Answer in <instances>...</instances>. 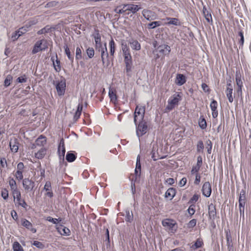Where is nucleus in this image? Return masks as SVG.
<instances>
[{
    "label": "nucleus",
    "instance_id": "nucleus-9",
    "mask_svg": "<svg viewBox=\"0 0 251 251\" xmlns=\"http://www.w3.org/2000/svg\"><path fill=\"white\" fill-rule=\"evenodd\" d=\"M66 86V81L65 80H61L56 84V89L59 96L64 95Z\"/></svg>",
    "mask_w": 251,
    "mask_h": 251
},
{
    "label": "nucleus",
    "instance_id": "nucleus-34",
    "mask_svg": "<svg viewBox=\"0 0 251 251\" xmlns=\"http://www.w3.org/2000/svg\"><path fill=\"white\" fill-rule=\"evenodd\" d=\"M65 52L66 54L67 55L68 59L73 63L74 61V56L71 54V52L70 51V49L68 48L67 45H65L64 47Z\"/></svg>",
    "mask_w": 251,
    "mask_h": 251
},
{
    "label": "nucleus",
    "instance_id": "nucleus-63",
    "mask_svg": "<svg viewBox=\"0 0 251 251\" xmlns=\"http://www.w3.org/2000/svg\"><path fill=\"white\" fill-rule=\"evenodd\" d=\"M201 181V176L196 174L195 180L194 181V183L196 185H199Z\"/></svg>",
    "mask_w": 251,
    "mask_h": 251
},
{
    "label": "nucleus",
    "instance_id": "nucleus-20",
    "mask_svg": "<svg viewBox=\"0 0 251 251\" xmlns=\"http://www.w3.org/2000/svg\"><path fill=\"white\" fill-rule=\"evenodd\" d=\"M126 8L127 11L130 12L132 13H136L140 9V7L138 6V5L132 4H126Z\"/></svg>",
    "mask_w": 251,
    "mask_h": 251
},
{
    "label": "nucleus",
    "instance_id": "nucleus-23",
    "mask_svg": "<svg viewBox=\"0 0 251 251\" xmlns=\"http://www.w3.org/2000/svg\"><path fill=\"white\" fill-rule=\"evenodd\" d=\"M228 87L226 90V95L228 98V101L230 102H232L233 101V98L232 96V88L230 84H228Z\"/></svg>",
    "mask_w": 251,
    "mask_h": 251
},
{
    "label": "nucleus",
    "instance_id": "nucleus-10",
    "mask_svg": "<svg viewBox=\"0 0 251 251\" xmlns=\"http://www.w3.org/2000/svg\"><path fill=\"white\" fill-rule=\"evenodd\" d=\"M23 185L25 191H31L35 186V182L29 178H25L23 180Z\"/></svg>",
    "mask_w": 251,
    "mask_h": 251
},
{
    "label": "nucleus",
    "instance_id": "nucleus-11",
    "mask_svg": "<svg viewBox=\"0 0 251 251\" xmlns=\"http://www.w3.org/2000/svg\"><path fill=\"white\" fill-rule=\"evenodd\" d=\"M159 55L158 54V57H163L164 56L167 55L170 51V48L169 46L166 45H163L160 46L158 48Z\"/></svg>",
    "mask_w": 251,
    "mask_h": 251
},
{
    "label": "nucleus",
    "instance_id": "nucleus-13",
    "mask_svg": "<svg viewBox=\"0 0 251 251\" xmlns=\"http://www.w3.org/2000/svg\"><path fill=\"white\" fill-rule=\"evenodd\" d=\"M22 225L30 230L32 233H35L36 232V229L32 227V224L25 219H22L21 220Z\"/></svg>",
    "mask_w": 251,
    "mask_h": 251
},
{
    "label": "nucleus",
    "instance_id": "nucleus-54",
    "mask_svg": "<svg viewBox=\"0 0 251 251\" xmlns=\"http://www.w3.org/2000/svg\"><path fill=\"white\" fill-rule=\"evenodd\" d=\"M44 190L46 191L51 190V184L50 181H47L44 187Z\"/></svg>",
    "mask_w": 251,
    "mask_h": 251
},
{
    "label": "nucleus",
    "instance_id": "nucleus-21",
    "mask_svg": "<svg viewBox=\"0 0 251 251\" xmlns=\"http://www.w3.org/2000/svg\"><path fill=\"white\" fill-rule=\"evenodd\" d=\"M176 83L178 85H182L186 82L185 76L181 74L177 75L176 78Z\"/></svg>",
    "mask_w": 251,
    "mask_h": 251
},
{
    "label": "nucleus",
    "instance_id": "nucleus-2",
    "mask_svg": "<svg viewBox=\"0 0 251 251\" xmlns=\"http://www.w3.org/2000/svg\"><path fill=\"white\" fill-rule=\"evenodd\" d=\"M162 224L167 230L171 233H175L177 228L176 221L173 219H164L162 221Z\"/></svg>",
    "mask_w": 251,
    "mask_h": 251
},
{
    "label": "nucleus",
    "instance_id": "nucleus-18",
    "mask_svg": "<svg viewBox=\"0 0 251 251\" xmlns=\"http://www.w3.org/2000/svg\"><path fill=\"white\" fill-rule=\"evenodd\" d=\"M141 171V165L140 163V156L138 155L137 157L136 168L135 169V173L136 176H140Z\"/></svg>",
    "mask_w": 251,
    "mask_h": 251
},
{
    "label": "nucleus",
    "instance_id": "nucleus-33",
    "mask_svg": "<svg viewBox=\"0 0 251 251\" xmlns=\"http://www.w3.org/2000/svg\"><path fill=\"white\" fill-rule=\"evenodd\" d=\"M13 251H24V249L18 241H15L12 245Z\"/></svg>",
    "mask_w": 251,
    "mask_h": 251
},
{
    "label": "nucleus",
    "instance_id": "nucleus-19",
    "mask_svg": "<svg viewBox=\"0 0 251 251\" xmlns=\"http://www.w3.org/2000/svg\"><path fill=\"white\" fill-rule=\"evenodd\" d=\"M176 195V190L173 188H170L165 193V197L169 200H171Z\"/></svg>",
    "mask_w": 251,
    "mask_h": 251
},
{
    "label": "nucleus",
    "instance_id": "nucleus-44",
    "mask_svg": "<svg viewBox=\"0 0 251 251\" xmlns=\"http://www.w3.org/2000/svg\"><path fill=\"white\" fill-rule=\"evenodd\" d=\"M86 53L88 55V56L91 58H92L95 54V51L93 48H88L86 50Z\"/></svg>",
    "mask_w": 251,
    "mask_h": 251
},
{
    "label": "nucleus",
    "instance_id": "nucleus-55",
    "mask_svg": "<svg viewBox=\"0 0 251 251\" xmlns=\"http://www.w3.org/2000/svg\"><path fill=\"white\" fill-rule=\"evenodd\" d=\"M18 33V32H17V31H16L11 35L10 38H11V40L12 41H15L17 40L20 37L19 34Z\"/></svg>",
    "mask_w": 251,
    "mask_h": 251
},
{
    "label": "nucleus",
    "instance_id": "nucleus-41",
    "mask_svg": "<svg viewBox=\"0 0 251 251\" xmlns=\"http://www.w3.org/2000/svg\"><path fill=\"white\" fill-rule=\"evenodd\" d=\"M126 221L127 222H130L133 220V214L132 212L130 214V212L129 210H126Z\"/></svg>",
    "mask_w": 251,
    "mask_h": 251
},
{
    "label": "nucleus",
    "instance_id": "nucleus-62",
    "mask_svg": "<svg viewBox=\"0 0 251 251\" xmlns=\"http://www.w3.org/2000/svg\"><path fill=\"white\" fill-rule=\"evenodd\" d=\"M203 149V145L202 142H199L197 145V150L199 151H201Z\"/></svg>",
    "mask_w": 251,
    "mask_h": 251
},
{
    "label": "nucleus",
    "instance_id": "nucleus-47",
    "mask_svg": "<svg viewBox=\"0 0 251 251\" xmlns=\"http://www.w3.org/2000/svg\"><path fill=\"white\" fill-rule=\"evenodd\" d=\"M1 197L4 200H7L8 198V191L7 189H2L1 192Z\"/></svg>",
    "mask_w": 251,
    "mask_h": 251
},
{
    "label": "nucleus",
    "instance_id": "nucleus-12",
    "mask_svg": "<svg viewBox=\"0 0 251 251\" xmlns=\"http://www.w3.org/2000/svg\"><path fill=\"white\" fill-rule=\"evenodd\" d=\"M202 194L206 197H210L211 194V186L209 182H205L202 187Z\"/></svg>",
    "mask_w": 251,
    "mask_h": 251
},
{
    "label": "nucleus",
    "instance_id": "nucleus-1",
    "mask_svg": "<svg viewBox=\"0 0 251 251\" xmlns=\"http://www.w3.org/2000/svg\"><path fill=\"white\" fill-rule=\"evenodd\" d=\"M182 94L180 93H176L172 96L168 100L167 109L171 110L177 105L178 102L181 100Z\"/></svg>",
    "mask_w": 251,
    "mask_h": 251
},
{
    "label": "nucleus",
    "instance_id": "nucleus-8",
    "mask_svg": "<svg viewBox=\"0 0 251 251\" xmlns=\"http://www.w3.org/2000/svg\"><path fill=\"white\" fill-rule=\"evenodd\" d=\"M138 122V125L136 127V134L139 138L147 132V126L143 122V120Z\"/></svg>",
    "mask_w": 251,
    "mask_h": 251
},
{
    "label": "nucleus",
    "instance_id": "nucleus-43",
    "mask_svg": "<svg viewBox=\"0 0 251 251\" xmlns=\"http://www.w3.org/2000/svg\"><path fill=\"white\" fill-rule=\"evenodd\" d=\"M12 80V76L11 75H7L6 78L4 80V86L5 87H8L9 86L10 84H11V82Z\"/></svg>",
    "mask_w": 251,
    "mask_h": 251
},
{
    "label": "nucleus",
    "instance_id": "nucleus-29",
    "mask_svg": "<svg viewBox=\"0 0 251 251\" xmlns=\"http://www.w3.org/2000/svg\"><path fill=\"white\" fill-rule=\"evenodd\" d=\"M46 152L47 150L45 148H42L37 152L35 153V157L39 159H41L45 156Z\"/></svg>",
    "mask_w": 251,
    "mask_h": 251
},
{
    "label": "nucleus",
    "instance_id": "nucleus-6",
    "mask_svg": "<svg viewBox=\"0 0 251 251\" xmlns=\"http://www.w3.org/2000/svg\"><path fill=\"white\" fill-rule=\"evenodd\" d=\"M97 51L100 52V56L101 60L103 64H104L105 63H107V64L109 63V60H108V53L107 51V49L106 47V43H104L103 44V47L97 50Z\"/></svg>",
    "mask_w": 251,
    "mask_h": 251
},
{
    "label": "nucleus",
    "instance_id": "nucleus-49",
    "mask_svg": "<svg viewBox=\"0 0 251 251\" xmlns=\"http://www.w3.org/2000/svg\"><path fill=\"white\" fill-rule=\"evenodd\" d=\"M32 245L40 249H42L44 248V245L42 243L38 241H34L32 243Z\"/></svg>",
    "mask_w": 251,
    "mask_h": 251
},
{
    "label": "nucleus",
    "instance_id": "nucleus-25",
    "mask_svg": "<svg viewBox=\"0 0 251 251\" xmlns=\"http://www.w3.org/2000/svg\"><path fill=\"white\" fill-rule=\"evenodd\" d=\"M57 230L58 232L62 235H69L71 232L68 228L63 226L57 227Z\"/></svg>",
    "mask_w": 251,
    "mask_h": 251
},
{
    "label": "nucleus",
    "instance_id": "nucleus-57",
    "mask_svg": "<svg viewBox=\"0 0 251 251\" xmlns=\"http://www.w3.org/2000/svg\"><path fill=\"white\" fill-rule=\"evenodd\" d=\"M47 220L54 224H57L59 221H61L60 219L52 218L51 217H48Z\"/></svg>",
    "mask_w": 251,
    "mask_h": 251
},
{
    "label": "nucleus",
    "instance_id": "nucleus-3",
    "mask_svg": "<svg viewBox=\"0 0 251 251\" xmlns=\"http://www.w3.org/2000/svg\"><path fill=\"white\" fill-rule=\"evenodd\" d=\"M145 112V108L144 106H137L135 112L134 121L136 125H137L138 122H141L143 120Z\"/></svg>",
    "mask_w": 251,
    "mask_h": 251
},
{
    "label": "nucleus",
    "instance_id": "nucleus-38",
    "mask_svg": "<svg viewBox=\"0 0 251 251\" xmlns=\"http://www.w3.org/2000/svg\"><path fill=\"white\" fill-rule=\"evenodd\" d=\"M15 200L16 203L19 206H21L25 209L26 208L27 205L24 200L21 199V197H19V200H18V199H16Z\"/></svg>",
    "mask_w": 251,
    "mask_h": 251
},
{
    "label": "nucleus",
    "instance_id": "nucleus-56",
    "mask_svg": "<svg viewBox=\"0 0 251 251\" xmlns=\"http://www.w3.org/2000/svg\"><path fill=\"white\" fill-rule=\"evenodd\" d=\"M197 223V221L195 219L191 220L187 224V226L189 228H192L194 227Z\"/></svg>",
    "mask_w": 251,
    "mask_h": 251
},
{
    "label": "nucleus",
    "instance_id": "nucleus-45",
    "mask_svg": "<svg viewBox=\"0 0 251 251\" xmlns=\"http://www.w3.org/2000/svg\"><path fill=\"white\" fill-rule=\"evenodd\" d=\"M82 58V52L81 49L79 47L76 48L75 51V59L76 60L80 59Z\"/></svg>",
    "mask_w": 251,
    "mask_h": 251
},
{
    "label": "nucleus",
    "instance_id": "nucleus-39",
    "mask_svg": "<svg viewBox=\"0 0 251 251\" xmlns=\"http://www.w3.org/2000/svg\"><path fill=\"white\" fill-rule=\"evenodd\" d=\"M13 195L14 199L15 200L16 199L19 200V197H21V194L20 191L18 188H15V189L11 190Z\"/></svg>",
    "mask_w": 251,
    "mask_h": 251
},
{
    "label": "nucleus",
    "instance_id": "nucleus-36",
    "mask_svg": "<svg viewBox=\"0 0 251 251\" xmlns=\"http://www.w3.org/2000/svg\"><path fill=\"white\" fill-rule=\"evenodd\" d=\"M178 133H175V137H174V142L176 143H179L182 139V133L181 132H177Z\"/></svg>",
    "mask_w": 251,
    "mask_h": 251
},
{
    "label": "nucleus",
    "instance_id": "nucleus-40",
    "mask_svg": "<svg viewBox=\"0 0 251 251\" xmlns=\"http://www.w3.org/2000/svg\"><path fill=\"white\" fill-rule=\"evenodd\" d=\"M143 14L144 17L148 20H151L152 19L151 18L152 15L151 11L150 10H143Z\"/></svg>",
    "mask_w": 251,
    "mask_h": 251
},
{
    "label": "nucleus",
    "instance_id": "nucleus-17",
    "mask_svg": "<svg viewBox=\"0 0 251 251\" xmlns=\"http://www.w3.org/2000/svg\"><path fill=\"white\" fill-rule=\"evenodd\" d=\"M9 146L12 151L14 152H17L18 151L19 149L18 143L15 138L11 139L9 143Z\"/></svg>",
    "mask_w": 251,
    "mask_h": 251
},
{
    "label": "nucleus",
    "instance_id": "nucleus-58",
    "mask_svg": "<svg viewBox=\"0 0 251 251\" xmlns=\"http://www.w3.org/2000/svg\"><path fill=\"white\" fill-rule=\"evenodd\" d=\"M200 195L198 194H195L190 200V202L193 203L196 202L199 199Z\"/></svg>",
    "mask_w": 251,
    "mask_h": 251
},
{
    "label": "nucleus",
    "instance_id": "nucleus-5",
    "mask_svg": "<svg viewBox=\"0 0 251 251\" xmlns=\"http://www.w3.org/2000/svg\"><path fill=\"white\" fill-rule=\"evenodd\" d=\"M122 50L124 57L125 64L132 63V57L130 54V49L126 44H122Z\"/></svg>",
    "mask_w": 251,
    "mask_h": 251
},
{
    "label": "nucleus",
    "instance_id": "nucleus-53",
    "mask_svg": "<svg viewBox=\"0 0 251 251\" xmlns=\"http://www.w3.org/2000/svg\"><path fill=\"white\" fill-rule=\"evenodd\" d=\"M17 81L18 83H25L27 81V77H26L25 75H24L21 76H20L17 78Z\"/></svg>",
    "mask_w": 251,
    "mask_h": 251
},
{
    "label": "nucleus",
    "instance_id": "nucleus-61",
    "mask_svg": "<svg viewBox=\"0 0 251 251\" xmlns=\"http://www.w3.org/2000/svg\"><path fill=\"white\" fill-rule=\"evenodd\" d=\"M24 169V165L23 162H19L17 165V170L23 172Z\"/></svg>",
    "mask_w": 251,
    "mask_h": 251
},
{
    "label": "nucleus",
    "instance_id": "nucleus-48",
    "mask_svg": "<svg viewBox=\"0 0 251 251\" xmlns=\"http://www.w3.org/2000/svg\"><path fill=\"white\" fill-rule=\"evenodd\" d=\"M28 30L26 25L24 26L21 28H20L19 30H17L18 33L19 34V36L20 37L25 33Z\"/></svg>",
    "mask_w": 251,
    "mask_h": 251
},
{
    "label": "nucleus",
    "instance_id": "nucleus-60",
    "mask_svg": "<svg viewBox=\"0 0 251 251\" xmlns=\"http://www.w3.org/2000/svg\"><path fill=\"white\" fill-rule=\"evenodd\" d=\"M49 30H50L49 28L45 27L39 30L37 32V34L39 35L45 34L46 33H47L49 31Z\"/></svg>",
    "mask_w": 251,
    "mask_h": 251
},
{
    "label": "nucleus",
    "instance_id": "nucleus-28",
    "mask_svg": "<svg viewBox=\"0 0 251 251\" xmlns=\"http://www.w3.org/2000/svg\"><path fill=\"white\" fill-rule=\"evenodd\" d=\"M110 54L111 56H113L116 49V44L114 40L111 38L109 43Z\"/></svg>",
    "mask_w": 251,
    "mask_h": 251
},
{
    "label": "nucleus",
    "instance_id": "nucleus-52",
    "mask_svg": "<svg viewBox=\"0 0 251 251\" xmlns=\"http://www.w3.org/2000/svg\"><path fill=\"white\" fill-rule=\"evenodd\" d=\"M199 124L201 128L204 129L206 127V123L203 118L201 119L199 122Z\"/></svg>",
    "mask_w": 251,
    "mask_h": 251
},
{
    "label": "nucleus",
    "instance_id": "nucleus-64",
    "mask_svg": "<svg viewBox=\"0 0 251 251\" xmlns=\"http://www.w3.org/2000/svg\"><path fill=\"white\" fill-rule=\"evenodd\" d=\"M186 182H187V179H186V178H185V177H183V178H182L180 180V181H179V185L181 187L183 186H184V185L186 184Z\"/></svg>",
    "mask_w": 251,
    "mask_h": 251
},
{
    "label": "nucleus",
    "instance_id": "nucleus-24",
    "mask_svg": "<svg viewBox=\"0 0 251 251\" xmlns=\"http://www.w3.org/2000/svg\"><path fill=\"white\" fill-rule=\"evenodd\" d=\"M208 214L210 219H214L216 216V208L212 204L208 206Z\"/></svg>",
    "mask_w": 251,
    "mask_h": 251
},
{
    "label": "nucleus",
    "instance_id": "nucleus-51",
    "mask_svg": "<svg viewBox=\"0 0 251 251\" xmlns=\"http://www.w3.org/2000/svg\"><path fill=\"white\" fill-rule=\"evenodd\" d=\"M9 184L10 186L11 190L15 189V188H17L16 182L13 178H11L9 180Z\"/></svg>",
    "mask_w": 251,
    "mask_h": 251
},
{
    "label": "nucleus",
    "instance_id": "nucleus-15",
    "mask_svg": "<svg viewBox=\"0 0 251 251\" xmlns=\"http://www.w3.org/2000/svg\"><path fill=\"white\" fill-rule=\"evenodd\" d=\"M128 43L131 48L133 50H139L141 49L140 44L137 40L131 39L128 41Z\"/></svg>",
    "mask_w": 251,
    "mask_h": 251
},
{
    "label": "nucleus",
    "instance_id": "nucleus-7",
    "mask_svg": "<svg viewBox=\"0 0 251 251\" xmlns=\"http://www.w3.org/2000/svg\"><path fill=\"white\" fill-rule=\"evenodd\" d=\"M66 150L65 148L64 140L62 138L58 146L57 153L60 160L64 161Z\"/></svg>",
    "mask_w": 251,
    "mask_h": 251
},
{
    "label": "nucleus",
    "instance_id": "nucleus-22",
    "mask_svg": "<svg viewBox=\"0 0 251 251\" xmlns=\"http://www.w3.org/2000/svg\"><path fill=\"white\" fill-rule=\"evenodd\" d=\"M157 153V145L154 143L152 145V148L150 154V157L152 159L154 162H156L157 159L156 158V154ZM156 164V162H155Z\"/></svg>",
    "mask_w": 251,
    "mask_h": 251
},
{
    "label": "nucleus",
    "instance_id": "nucleus-16",
    "mask_svg": "<svg viewBox=\"0 0 251 251\" xmlns=\"http://www.w3.org/2000/svg\"><path fill=\"white\" fill-rule=\"evenodd\" d=\"M94 38L95 39L96 50L103 47V44L101 42L100 35L99 33H96L94 35Z\"/></svg>",
    "mask_w": 251,
    "mask_h": 251
},
{
    "label": "nucleus",
    "instance_id": "nucleus-42",
    "mask_svg": "<svg viewBox=\"0 0 251 251\" xmlns=\"http://www.w3.org/2000/svg\"><path fill=\"white\" fill-rule=\"evenodd\" d=\"M51 60L53 61L54 69L57 72H59L60 71V70H61V67H60V61L58 60V59H56L55 62H54V59H52V57H51Z\"/></svg>",
    "mask_w": 251,
    "mask_h": 251
},
{
    "label": "nucleus",
    "instance_id": "nucleus-46",
    "mask_svg": "<svg viewBox=\"0 0 251 251\" xmlns=\"http://www.w3.org/2000/svg\"><path fill=\"white\" fill-rule=\"evenodd\" d=\"M202 245V241L201 239H198L196 242H195V244L193 246H192L191 248L195 250L198 248H200L201 247Z\"/></svg>",
    "mask_w": 251,
    "mask_h": 251
},
{
    "label": "nucleus",
    "instance_id": "nucleus-37",
    "mask_svg": "<svg viewBox=\"0 0 251 251\" xmlns=\"http://www.w3.org/2000/svg\"><path fill=\"white\" fill-rule=\"evenodd\" d=\"M167 21L168 22L166 23V24L168 25H177L180 24L179 20L176 18H168L167 19Z\"/></svg>",
    "mask_w": 251,
    "mask_h": 251
},
{
    "label": "nucleus",
    "instance_id": "nucleus-32",
    "mask_svg": "<svg viewBox=\"0 0 251 251\" xmlns=\"http://www.w3.org/2000/svg\"><path fill=\"white\" fill-rule=\"evenodd\" d=\"M240 77H241L240 74L237 72L236 73V84L239 87L238 90V92L241 91V88L242 86V82L240 79Z\"/></svg>",
    "mask_w": 251,
    "mask_h": 251
},
{
    "label": "nucleus",
    "instance_id": "nucleus-14",
    "mask_svg": "<svg viewBox=\"0 0 251 251\" xmlns=\"http://www.w3.org/2000/svg\"><path fill=\"white\" fill-rule=\"evenodd\" d=\"M217 106H218V103L215 100H213L210 104V107L211 108V110L212 111V116L213 118H216L217 117L218 113L217 111Z\"/></svg>",
    "mask_w": 251,
    "mask_h": 251
},
{
    "label": "nucleus",
    "instance_id": "nucleus-50",
    "mask_svg": "<svg viewBox=\"0 0 251 251\" xmlns=\"http://www.w3.org/2000/svg\"><path fill=\"white\" fill-rule=\"evenodd\" d=\"M23 172L19 171H17L16 172L15 176L16 178L18 180H21L23 179Z\"/></svg>",
    "mask_w": 251,
    "mask_h": 251
},
{
    "label": "nucleus",
    "instance_id": "nucleus-59",
    "mask_svg": "<svg viewBox=\"0 0 251 251\" xmlns=\"http://www.w3.org/2000/svg\"><path fill=\"white\" fill-rule=\"evenodd\" d=\"M200 167L201 165L197 164L195 166L193 167L191 170V173L192 174L197 173L199 171Z\"/></svg>",
    "mask_w": 251,
    "mask_h": 251
},
{
    "label": "nucleus",
    "instance_id": "nucleus-27",
    "mask_svg": "<svg viewBox=\"0 0 251 251\" xmlns=\"http://www.w3.org/2000/svg\"><path fill=\"white\" fill-rule=\"evenodd\" d=\"M76 158V155L75 154L74 151H72L68 152L66 156V159L69 162H72L74 161Z\"/></svg>",
    "mask_w": 251,
    "mask_h": 251
},
{
    "label": "nucleus",
    "instance_id": "nucleus-31",
    "mask_svg": "<svg viewBox=\"0 0 251 251\" xmlns=\"http://www.w3.org/2000/svg\"><path fill=\"white\" fill-rule=\"evenodd\" d=\"M114 11L118 14H122L127 12L126 4L122 5L117 6L115 9Z\"/></svg>",
    "mask_w": 251,
    "mask_h": 251
},
{
    "label": "nucleus",
    "instance_id": "nucleus-26",
    "mask_svg": "<svg viewBox=\"0 0 251 251\" xmlns=\"http://www.w3.org/2000/svg\"><path fill=\"white\" fill-rule=\"evenodd\" d=\"M108 95L111 101L115 103L117 100V97L115 91L110 88L109 90Z\"/></svg>",
    "mask_w": 251,
    "mask_h": 251
},
{
    "label": "nucleus",
    "instance_id": "nucleus-35",
    "mask_svg": "<svg viewBox=\"0 0 251 251\" xmlns=\"http://www.w3.org/2000/svg\"><path fill=\"white\" fill-rule=\"evenodd\" d=\"M203 15L206 19V20L208 22L210 23L212 21V17L211 14L209 13L208 10L206 9V8L203 7Z\"/></svg>",
    "mask_w": 251,
    "mask_h": 251
},
{
    "label": "nucleus",
    "instance_id": "nucleus-30",
    "mask_svg": "<svg viewBox=\"0 0 251 251\" xmlns=\"http://www.w3.org/2000/svg\"><path fill=\"white\" fill-rule=\"evenodd\" d=\"M36 144L39 146H43L46 143V138L43 135H40L35 141Z\"/></svg>",
    "mask_w": 251,
    "mask_h": 251
},
{
    "label": "nucleus",
    "instance_id": "nucleus-4",
    "mask_svg": "<svg viewBox=\"0 0 251 251\" xmlns=\"http://www.w3.org/2000/svg\"><path fill=\"white\" fill-rule=\"evenodd\" d=\"M47 48V41L42 39L36 42L32 50V54H35L40 51L45 50Z\"/></svg>",
    "mask_w": 251,
    "mask_h": 251
}]
</instances>
